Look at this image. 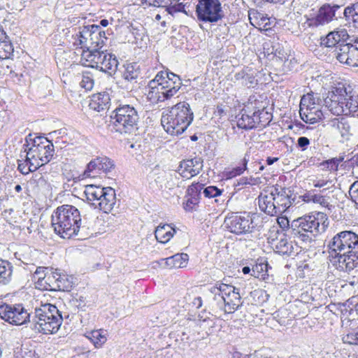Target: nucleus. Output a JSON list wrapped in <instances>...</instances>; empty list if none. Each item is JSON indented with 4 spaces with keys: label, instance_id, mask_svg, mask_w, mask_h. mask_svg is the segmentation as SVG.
Instances as JSON below:
<instances>
[{
    "label": "nucleus",
    "instance_id": "4d7b16f0",
    "mask_svg": "<svg viewBox=\"0 0 358 358\" xmlns=\"http://www.w3.org/2000/svg\"><path fill=\"white\" fill-rule=\"evenodd\" d=\"M49 269H50V268L43 267V266H39L36 268V270L34 273V278L36 280H37L36 285L38 288L40 287L39 277H43L44 274H45V273H48Z\"/></svg>",
    "mask_w": 358,
    "mask_h": 358
},
{
    "label": "nucleus",
    "instance_id": "7ed1b4c3",
    "mask_svg": "<svg viewBox=\"0 0 358 358\" xmlns=\"http://www.w3.org/2000/svg\"><path fill=\"white\" fill-rule=\"evenodd\" d=\"M323 106L335 115L358 117V96L348 85L338 86L323 99Z\"/></svg>",
    "mask_w": 358,
    "mask_h": 358
},
{
    "label": "nucleus",
    "instance_id": "6e6d98bb",
    "mask_svg": "<svg viewBox=\"0 0 358 358\" xmlns=\"http://www.w3.org/2000/svg\"><path fill=\"white\" fill-rule=\"evenodd\" d=\"M187 199L184 206V208L187 211H192L195 210L196 206L198 205L199 202V199L196 197L187 196Z\"/></svg>",
    "mask_w": 358,
    "mask_h": 358
},
{
    "label": "nucleus",
    "instance_id": "393cba45",
    "mask_svg": "<svg viewBox=\"0 0 358 358\" xmlns=\"http://www.w3.org/2000/svg\"><path fill=\"white\" fill-rule=\"evenodd\" d=\"M323 104L317 106L310 109L299 111L301 118L306 123L314 124L325 118V113L323 110Z\"/></svg>",
    "mask_w": 358,
    "mask_h": 358
},
{
    "label": "nucleus",
    "instance_id": "69168bd1",
    "mask_svg": "<svg viewBox=\"0 0 358 358\" xmlns=\"http://www.w3.org/2000/svg\"><path fill=\"white\" fill-rule=\"evenodd\" d=\"M313 203H318L322 206H328V202L325 198V196H324L323 195H321V194H315L314 193V195H313Z\"/></svg>",
    "mask_w": 358,
    "mask_h": 358
},
{
    "label": "nucleus",
    "instance_id": "f03ea898",
    "mask_svg": "<svg viewBox=\"0 0 358 358\" xmlns=\"http://www.w3.org/2000/svg\"><path fill=\"white\" fill-rule=\"evenodd\" d=\"M55 232L63 238H71L74 236L87 234L90 229L84 217L82 222L80 211L71 205H62L57 208L51 217Z\"/></svg>",
    "mask_w": 358,
    "mask_h": 358
},
{
    "label": "nucleus",
    "instance_id": "f704fd0d",
    "mask_svg": "<svg viewBox=\"0 0 358 358\" xmlns=\"http://www.w3.org/2000/svg\"><path fill=\"white\" fill-rule=\"evenodd\" d=\"M140 76L139 67L136 64H129L125 66L122 73V78L126 84V87L129 88V84L137 83V78Z\"/></svg>",
    "mask_w": 358,
    "mask_h": 358
},
{
    "label": "nucleus",
    "instance_id": "774afa93",
    "mask_svg": "<svg viewBox=\"0 0 358 358\" xmlns=\"http://www.w3.org/2000/svg\"><path fill=\"white\" fill-rule=\"evenodd\" d=\"M255 179L252 178H241L238 182V185L241 186L246 185H255Z\"/></svg>",
    "mask_w": 358,
    "mask_h": 358
},
{
    "label": "nucleus",
    "instance_id": "ea45409f",
    "mask_svg": "<svg viewBox=\"0 0 358 358\" xmlns=\"http://www.w3.org/2000/svg\"><path fill=\"white\" fill-rule=\"evenodd\" d=\"M221 284L223 282H217L215 286L211 287L210 292L213 294L211 305L221 310L224 309V296L221 294Z\"/></svg>",
    "mask_w": 358,
    "mask_h": 358
},
{
    "label": "nucleus",
    "instance_id": "f257e3e1",
    "mask_svg": "<svg viewBox=\"0 0 358 358\" xmlns=\"http://www.w3.org/2000/svg\"><path fill=\"white\" fill-rule=\"evenodd\" d=\"M329 260L337 270L350 272L358 266V235L352 231L336 234L328 244Z\"/></svg>",
    "mask_w": 358,
    "mask_h": 358
},
{
    "label": "nucleus",
    "instance_id": "603ef678",
    "mask_svg": "<svg viewBox=\"0 0 358 358\" xmlns=\"http://www.w3.org/2000/svg\"><path fill=\"white\" fill-rule=\"evenodd\" d=\"M34 352L22 348V346L17 347L14 349V358H34Z\"/></svg>",
    "mask_w": 358,
    "mask_h": 358
},
{
    "label": "nucleus",
    "instance_id": "4be33fe9",
    "mask_svg": "<svg viewBox=\"0 0 358 358\" xmlns=\"http://www.w3.org/2000/svg\"><path fill=\"white\" fill-rule=\"evenodd\" d=\"M246 108L241 110V112L236 115V124L238 128L248 130L257 128V122L253 115L252 105H248Z\"/></svg>",
    "mask_w": 358,
    "mask_h": 358
},
{
    "label": "nucleus",
    "instance_id": "c85d7f7f",
    "mask_svg": "<svg viewBox=\"0 0 358 358\" xmlns=\"http://www.w3.org/2000/svg\"><path fill=\"white\" fill-rule=\"evenodd\" d=\"M348 36L346 29L334 30L330 31L325 37L321 38V45L327 48L337 47L340 41H344Z\"/></svg>",
    "mask_w": 358,
    "mask_h": 358
},
{
    "label": "nucleus",
    "instance_id": "49530a36",
    "mask_svg": "<svg viewBox=\"0 0 358 358\" xmlns=\"http://www.w3.org/2000/svg\"><path fill=\"white\" fill-rule=\"evenodd\" d=\"M257 19V24L259 26V29L262 30H269L275 24V18L268 17L266 15H264L262 13H258Z\"/></svg>",
    "mask_w": 358,
    "mask_h": 358
},
{
    "label": "nucleus",
    "instance_id": "c03bdc74",
    "mask_svg": "<svg viewBox=\"0 0 358 358\" xmlns=\"http://www.w3.org/2000/svg\"><path fill=\"white\" fill-rule=\"evenodd\" d=\"M343 17L349 23L353 22L355 27H358V2L345 7Z\"/></svg>",
    "mask_w": 358,
    "mask_h": 358
},
{
    "label": "nucleus",
    "instance_id": "bf43d9fd",
    "mask_svg": "<svg viewBox=\"0 0 358 358\" xmlns=\"http://www.w3.org/2000/svg\"><path fill=\"white\" fill-rule=\"evenodd\" d=\"M349 194L353 202L358 205V181L355 182L350 186Z\"/></svg>",
    "mask_w": 358,
    "mask_h": 358
},
{
    "label": "nucleus",
    "instance_id": "e433bc0d",
    "mask_svg": "<svg viewBox=\"0 0 358 358\" xmlns=\"http://www.w3.org/2000/svg\"><path fill=\"white\" fill-rule=\"evenodd\" d=\"M13 266L7 260L0 259V284L6 285L12 280Z\"/></svg>",
    "mask_w": 358,
    "mask_h": 358
},
{
    "label": "nucleus",
    "instance_id": "6e6552de",
    "mask_svg": "<svg viewBox=\"0 0 358 358\" xmlns=\"http://www.w3.org/2000/svg\"><path fill=\"white\" fill-rule=\"evenodd\" d=\"M139 115L136 109L129 104H120L110 114L113 129L120 134H133L138 129Z\"/></svg>",
    "mask_w": 358,
    "mask_h": 358
},
{
    "label": "nucleus",
    "instance_id": "bb28decb",
    "mask_svg": "<svg viewBox=\"0 0 358 358\" xmlns=\"http://www.w3.org/2000/svg\"><path fill=\"white\" fill-rule=\"evenodd\" d=\"M110 105V96L105 92L93 94L89 103L90 109L97 112L109 109Z\"/></svg>",
    "mask_w": 358,
    "mask_h": 358
},
{
    "label": "nucleus",
    "instance_id": "dca6fc26",
    "mask_svg": "<svg viewBox=\"0 0 358 358\" xmlns=\"http://www.w3.org/2000/svg\"><path fill=\"white\" fill-rule=\"evenodd\" d=\"M69 34V42L74 49L90 50V25L73 27Z\"/></svg>",
    "mask_w": 358,
    "mask_h": 358
},
{
    "label": "nucleus",
    "instance_id": "09e8293b",
    "mask_svg": "<svg viewBox=\"0 0 358 358\" xmlns=\"http://www.w3.org/2000/svg\"><path fill=\"white\" fill-rule=\"evenodd\" d=\"M343 157H334L330 159L322 162L320 166L323 169L336 171L338 170V167L340 163L343 161Z\"/></svg>",
    "mask_w": 358,
    "mask_h": 358
},
{
    "label": "nucleus",
    "instance_id": "aec40b11",
    "mask_svg": "<svg viewBox=\"0 0 358 358\" xmlns=\"http://www.w3.org/2000/svg\"><path fill=\"white\" fill-rule=\"evenodd\" d=\"M203 169V159L201 157L184 159L180 162L178 166V173L182 177L187 179L198 175Z\"/></svg>",
    "mask_w": 358,
    "mask_h": 358
},
{
    "label": "nucleus",
    "instance_id": "cd10ccee",
    "mask_svg": "<svg viewBox=\"0 0 358 358\" xmlns=\"http://www.w3.org/2000/svg\"><path fill=\"white\" fill-rule=\"evenodd\" d=\"M275 194V203L278 215L284 213L291 206V201L287 189L285 188H275L273 191Z\"/></svg>",
    "mask_w": 358,
    "mask_h": 358
},
{
    "label": "nucleus",
    "instance_id": "5701e85b",
    "mask_svg": "<svg viewBox=\"0 0 358 358\" xmlns=\"http://www.w3.org/2000/svg\"><path fill=\"white\" fill-rule=\"evenodd\" d=\"M261 102L259 101L255 100L254 103H251L253 115L255 117V122H257V127H265L269 124L272 120V114L266 111L265 106H258Z\"/></svg>",
    "mask_w": 358,
    "mask_h": 358
},
{
    "label": "nucleus",
    "instance_id": "39448f33",
    "mask_svg": "<svg viewBox=\"0 0 358 358\" xmlns=\"http://www.w3.org/2000/svg\"><path fill=\"white\" fill-rule=\"evenodd\" d=\"M21 150L32 162V166L38 168L48 164L55 152L53 143L47 138L36 134H29L25 137Z\"/></svg>",
    "mask_w": 358,
    "mask_h": 358
},
{
    "label": "nucleus",
    "instance_id": "79ce46f5",
    "mask_svg": "<svg viewBox=\"0 0 358 358\" xmlns=\"http://www.w3.org/2000/svg\"><path fill=\"white\" fill-rule=\"evenodd\" d=\"M27 157H28L25 153L21 150L20 159H17V169L23 175H27L30 172L36 171L39 169L38 167H34V166H32L31 164L32 162L27 159Z\"/></svg>",
    "mask_w": 358,
    "mask_h": 358
},
{
    "label": "nucleus",
    "instance_id": "5fc2aeb1",
    "mask_svg": "<svg viewBox=\"0 0 358 358\" xmlns=\"http://www.w3.org/2000/svg\"><path fill=\"white\" fill-rule=\"evenodd\" d=\"M143 4L148 6L164 7L166 6L170 0H141Z\"/></svg>",
    "mask_w": 358,
    "mask_h": 358
},
{
    "label": "nucleus",
    "instance_id": "864d4df0",
    "mask_svg": "<svg viewBox=\"0 0 358 358\" xmlns=\"http://www.w3.org/2000/svg\"><path fill=\"white\" fill-rule=\"evenodd\" d=\"M241 85L247 87L248 88L254 87L257 85V80L255 79L253 74L247 73L244 80L241 83Z\"/></svg>",
    "mask_w": 358,
    "mask_h": 358
},
{
    "label": "nucleus",
    "instance_id": "e2e57ef3",
    "mask_svg": "<svg viewBox=\"0 0 358 358\" xmlns=\"http://www.w3.org/2000/svg\"><path fill=\"white\" fill-rule=\"evenodd\" d=\"M313 185L315 187L321 188L325 186H327L326 189H323L321 192H324L326 189H329L330 187L333 186L332 180H324V179H318L314 181Z\"/></svg>",
    "mask_w": 358,
    "mask_h": 358
},
{
    "label": "nucleus",
    "instance_id": "2eb2a0df",
    "mask_svg": "<svg viewBox=\"0 0 358 358\" xmlns=\"http://www.w3.org/2000/svg\"><path fill=\"white\" fill-rule=\"evenodd\" d=\"M221 294L224 296V309L226 313L230 314L237 310L243 304L238 289L234 286L224 283L221 284Z\"/></svg>",
    "mask_w": 358,
    "mask_h": 358
},
{
    "label": "nucleus",
    "instance_id": "6ab92c4d",
    "mask_svg": "<svg viewBox=\"0 0 358 358\" xmlns=\"http://www.w3.org/2000/svg\"><path fill=\"white\" fill-rule=\"evenodd\" d=\"M157 77L160 76L162 84L166 89V94L171 99L180 89L182 80L179 76L169 71H159L157 73Z\"/></svg>",
    "mask_w": 358,
    "mask_h": 358
},
{
    "label": "nucleus",
    "instance_id": "473e14b6",
    "mask_svg": "<svg viewBox=\"0 0 358 358\" xmlns=\"http://www.w3.org/2000/svg\"><path fill=\"white\" fill-rule=\"evenodd\" d=\"M189 256L186 253H178L166 259H162L166 266L169 268H184L187 266Z\"/></svg>",
    "mask_w": 358,
    "mask_h": 358
},
{
    "label": "nucleus",
    "instance_id": "7c9ffc66",
    "mask_svg": "<svg viewBox=\"0 0 358 358\" xmlns=\"http://www.w3.org/2000/svg\"><path fill=\"white\" fill-rule=\"evenodd\" d=\"M331 129L338 132L341 136L345 139H349L351 136V127L349 122L343 117L334 118L329 122Z\"/></svg>",
    "mask_w": 358,
    "mask_h": 358
},
{
    "label": "nucleus",
    "instance_id": "412c9836",
    "mask_svg": "<svg viewBox=\"0 0 358 358\" xmlns=\"http://www.w3.org/2000/svg\"><path fill=\"white\" fill-rule=\"evenodd\" d=\"M106 51L101 49L85 50L82 52L80 62L83 66L99 69Z\"/></svg>",
    "mask_w": 358,
    "mask_h": 358
},
{
    "label": "nucleus",
    "instance_id": "680f3d73",
    "mask_svg": "<svg viewBox=\"0 0 358 358\" xmlns=\"http://www.w3.org/2000/svg\"><path fill=\"white\" fill-rule=\"evenodd\" d=\"M169 3L167 4L166 10L167 12L173 15L176 13L179 12H185V6L182 3H176L173 6L169 5Z\"/></svg>",
    "mask_w": 358,
    "mask_h": 358
},
{
    "label": "nucleus",
    "instance_id": "9b49d317",
    "mask_svg": "<svg viewBox=\"0 0 358 358\" xmlns=\"http://www.w3.org/2000/svg\"><path fill=\"white\" fill-rule=\"evenodd\" d=\"M197 19L203 22L215 23L224 17L219 0H199L196 6Z\"/></svg>",
    "mask_w": 358,
    "mask_h": 358
},
{
    "label": "nucleus",
    "instance_id": "a211bd4d",
    "mask_svg": "<svg viewBox=\"0 0 358 358\" xmlns=\"http://www.w3.org/2000/svg\"><path fill=\"white\" fill-rule=\"evenodd\" d=\"M162 81H163V79L161 80L160 76L157 77L156 75L155 78L150 80L148 85L145 95L148 100L152 103L156 104L169 100L165 94L166 89H164V86L162 84Z\"/></svg>",
    "mask_w": 358,
    "mask_h": 358
},
{
    "label": "nucleus",
    "instance_id": "9d476101",
    "mask_svg": "<svg viewBox=\"0 0 358 358\" xmlns=\"http://www.w3.org/2000/svg\"><path fill=\"white\" fill-rule=\"evenodd\" d=\"M89 203L106 213L111 212L117 206L115 189L110 187H102L99 185H87L84 192Z\"/></svg>",
    "mask_w": 358,
    "mask_h": 358
},
{
    "label": "nucleus",
    "instance_id": "a19ab883",
    "mask_svg": "<svg viewBox=\"0 0 358 358\" xmlns=\"http://www.w3.org/2000/svg\"><path fill=\"white\" fill-rule=\"evenodd\" d=\"M0 38V60L10 59L13 55L14 48L8 36Z\"/></svg>",
    "mask_w": 358,
    "mask_h": 358
},
{
    "label": "nucleus",
    "instance_id": "f8f14e48",
    "mask_svg": "<svg viewBox=\"0 0 358 358\" xmlns=\"http://www.w3.org/2000/svg\"><path fill=\"white\" fill-rule=\"evenodd\" d=\"M30 313L21 303L0 305V317L13 325H22L27 322L31 323Z\"/></svg>",
    "mask_w": 358,
    "mask_h": 358
},
{
    "label": "nucleus",
    "instance_id": "de8ad7c7",
    "mask_svg": "<svg viewBox=\"0 0 358 358\" xmlns=\"http://www.w3.org/2000/svg\"><path fill=\"white\" fill-rule=\"evenodd\" d=\"M248 162V159H247L246 157H245L243 159L242 166H236L229 171H226L224 173L226 178L231 179L237 176L241 175L244 172V171L247 169Z\"/></svg>",
    "mask_w": 358,
    "mask_h": 358
},
{
    "label": "nucleus",
    "instance_id": "0e129e2a",
    "mask_svg": "<svg viewBox=\"0 0 358 358\" xmlns=\"http://www.w3.org/2000/svg\"><path fill=\"white\" fill-rule=\"evenodd\" d=\"M80 85L86 90H91L94 86V80L88 76H83Z\"/></svg>",
    "mask_w": 358,
    "mask_h": 358
},
{
    "label": "nucleus",
    "instance_id": "13d9d810",
    "mask_svg": "<svg viewBox=\"0 0 358 358\" xmlns=\"http://www.w3.org/2000/svg\"><path fill=\"white\" fill-rule=\"evenodd\" d=\"M343 341L350 345H358V332L348 334L343 337Z\"/></svg>",
    "mask_w": 358,
    "mask_h": 358
},
{
    "label": "nucleus",
    "instance_id": "423d86ee",
    "mask_svg": "<svg viewBox=\"0 0 358 358\" xmlns=\"http://www.w3.org/2000/svg\"><path fill=\"white\" fill-rule=\"evenodd\" d=\"M193 118L189 104L180 102L173 106L166 114L162 115L161 123L168 134L178 136L187 129Z\"/></svg>",
    "mask_w": 358,
    "mask_h": 358
},
{
    "label": "nucleus",
    "instance_id": "2f4dec72",
    "mask_svg": "<svg viewBox=\"0 0 358 358\" xmlns=\"http://www.w3.org/2000/svg\"><path fill=\"white\" fill-rule=\"evenodd\" d=\"M264 53L267 57L272 56V59L275 58L280 62L286 60L287 58V53L279 43H266L264 46Z\"/></svg>",
    "mask_w": 358,
    "mask_h": 358
},
{
    "label": "nucleus",
    "instance_id": "3c124183",
    "mask_svg": "<svg viewBox=\"0 0 358 358\" xmlns=\"http://www.w3.org/2000/svg\"><path fill=\"white\" fill-rule=\"evenodd\" d=\"M203 189L204 196L209 199L217 197L223 192V189H219L216 186H208L205 188L203 187Z\"/></svg>",
    "mask_w": 358,
    "mask_h": 358
},
{
    "label": "nucleus",
    "instance_id": "b1692460",
    "mask_svg": "<svg viewBox=\"0 0 358 358\" xmlns=\"http://www.w3.org/2000/svg\"><path fill=\"white\" fill-rule=\"evenodd\" d=\"M90 50L101 49L107 40L105 31L101 30L99 25H90Z\"/></svg>",
    "mask_w": 358,
    "mask_h": 358
},
{
    "label": "nucleus",
    "instance_id": "58836bf2",
    "mask_svg": "<svg viewBox=\"0 0 358 358\" xmlns=\"http://www.w3.org/2000/svg\"><path fill=\"white\" fill-rule=\"evenodd\" d=\"M85 336L88 338L96 348H100L107 341L106 331L103 329L87 331Z\"/></svg>",
    "mask_w": 358,
    "mask_h": 358
},
{
    "label": "nucleus",
    "instance_id": "ddd939ff",
    "mask_svg": "<svg viewBox=\"0 0 358 358\" xmlns=\"http://www.w3.org/2000/svg\"><path fill=\"white\" fill-rule=\"evenodd\" d=\"M226 228L233 234L243 235L252 232L253 229L252 220L250 215L244 213H230L224 219Z\"/></svg>",
    "mask_w": 358,
    "mask_h": 358
},
{
    "label": "nucleus",
    "instance_id": "0eeeda50",
    "mask_svg": "<svg viewBox=\"0 0 358 358\" xmlns=\"http://www.w3.org/2000/svg\"><path fill=\"white\" fill-rule=\"evenodd\" d=\"M34 314L31 322V329L36 333L55 334L63 321L59 310L50 303L43 304L40 308H36Z\"/></svg>",
    "mask_w": 358,
    "mask_h": 358
},
{
    "label": "nucleus",
    "instance_id": "a18cd8bd",
    "mask_svg": "<svg viewBox=\"0 0 358 358\" xmlns=\"http://www.w3.org/2000/svg\"><path fill=\"white\" fill-rule=\"evenodd\" d=\"M57 291H70L73 287L72 278L58 271Z\"/></svg>",
    "mask_w": 358,
    "mask_h": 358
},
{
    "label": "nucleus",
    "instance_id": "20e7f679",
    "mask_svg": "<svg viewBox=\"0 0 358 358\" xmlns=\"http://www.w3.org/2000/svg\"><path fill=\"white\" fill-rule=\"evenodd\" d=\"M328 225L329 219L326 213L313 212L292 222V234L303 242H310L313 238L324 233Z\"/></svg>",
    "mask_w": 358,
    "mask_h": 358
},
{
    "label": "nucleus",
    "instance_id": "c9c22d12",
    "mask_svg": "<svg viewBox=\"0 0 358 358\" xmlns=\"http://www.w3.org/2000/svg\"><path fill=\"white\" fill-rule=\"evenodd\" d=\"M323 104V99H321L318 94L313 92L308 93L301 97L299 111L310 109L317 106Z\"/></svg>",
    "mask_w": 358,
    "mask_h": 358
},
{
    "label": "nucleus",
    "instance_id": "052dcab7",
    "mask_svg": "<svg viewBox=\"0 0 358 358\" xmlns=\"http://www.w3.org/2000/svg\"><path fill=\"white\" fill-rule=\"evenodd\" d=\"M310 143V140L306 136H301L298 138L296 146L301 151H305L308 149Z\"/></svg>",
    "mask_w": 358,
    "mask_h": 358
},
{
    "label": "nucleus",
    "instance_id": "338daca9",
    "mask_svg": "<svg viewBox=\"0 0 358 358\" xmlns=\"http://www.w3.org/2000/svg\"><path fill=\"white\" fill-rule=\"evenodd\" d=\"M276 220L280 227L283 230L287 229L289 226V222L286 217H278Z\"/></svg>",
    "mask_w": 358,
    "mask_h": 358
},
{
    "label": "nucleus",
    "instance_id": "f3484780",
    "mask_svg": "<svg viewBox=\"0 0 358 358\" xmlns=\"http://www.w3.org/2000/svg\"><path fill=\"white\" fill-rule=\"evenodd\" d=\"M113 162L106 157H99L90 161L83 174L84 178H95L101 173H108L114 169Z\"/></svg>",
    "mask_w": 358,
    "mask_h": 358
},
{
    "label": "nucleus",
    "instance_id": "c756f323",
    "mask_svg": "<svg viewBox=\"0 0 358 358\" xmlns=\"http://www.w3.org/2000/svg\"><path fill=\"white\" fill-rule=\"evenodd\" d=\"M58 270L50 268L43 277H39L40 289L50 291H57Z\"/></svg>",
    "mask_w": 358,
    "mask_h": 358
},
{
    "label": "nucleus",
    "instance_id": "1a4fd4ad",
    "mask_svg": "<svg viewBox=\"0 0 358 358\" xmlns=\"http://www.w3.org/2000/svg\"><path fill=\"white\" fill-rule=\"evenodd\" d=\"M341 8L338 4L325 3L319 8H311L303 15L304 25L311 30L320 29L338 20L336 14Z\"/></svg>",
    "mask_w": 358,
    "mask_h": 358
},
{
    "label": "nucleus",
    "instance_id": "4468645a",
    "mask_svg": "<svg viewBox=\"0 0 358 358\" xmlns=\"http://www.w3.org/2000/svg\"><path fill=\"white\" fill-rule=\"evenodd\" d=\"M334 52V57L341 63L350 66H358V39L353 43L340 44Z\"/></svg>",
    "mask_w": 358,
    "mask_h": 358
},
{
    "label": "nucleus",
    "instance_id": "a878e982",
    "mask_svg": "<svg viewBox=\"0 0 358 358\" xmlns=\"http://www.w3.org/2000/svg\"><path fill=\"white\" fill-rule=\"evenodd\" d=\"M258 203L262 211L271 216L278 215L275 194H273V191L268 194H261L258 197Z\"/></svg>",
    "mask_w": 358,
    "mask_h": 358
},
{
    "label": "nucleus",
    "instance_id": "72a5a7b5",
    "mask_svg": "<svg viewBox=\"0 0 358 358\" xmlns=\"http://www.w3.org/2000/svg\"><path fill=\"white\" fill-rule=\"evenodd\" d=\"M118 61L115 55L108 53L106 51L105 55H103V60H101V65L99 70L108 73L109 75L114 73L118 66Z\"/></svg>",
    "mask_w": 358,
    "mask_h": 358
},
{
    "label": "nucleus",
    "instance_id": "4c0bfd02",
    "mask_svg": "<svg viewBox=\"0 0 358 358\" xmlns=\"http://www.w3.org/2000/svg\"><path fill=\"white\" fill-rule=\"evenodd\" d=\"M176 230L169 224L158 226L155 231L156 239L162 243H167L173 236Z\"/></svg>",
    "mask_w": 358,
    "mask_h": 358
},
{
    "label": "nucleus",
    "instance_id": "37998d69",
    "mask_svg": "<svg viewBox=\"0 0 358 358\" xmlns=\"http://www.w3.org/2000/svg\"><path fill=\"white\" fill-rule=\"evenodd\" d=\"M274 250L275 252L282 255H292L294 253V246L292 242L288 241L287 238H281L275 245Z\"/></svg>",
    "mask_w": 358,
    "mask_h": 358
},
{
    "label": "nucleus",
    "instance_id": "8fccbe9b",
    "mask_svg": "<svg viewBox=\"0 0 358 358\" xmlns=\"http://www.w3.org/2000/svg\"><path fill=\"white\" fill-rule=\"evenodd\" d=\"M203 187L204 185L199 182L192 183L187 190V196L196 197L200 199L201 192Z\"/></svg>",
    "mask_w": 358,
    "mask_h": 358
}]
</instances>
